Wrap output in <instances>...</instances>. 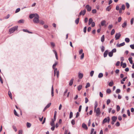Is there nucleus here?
Here are the masks:
<instances>
[{"label":"nucleus","mask_w":134,"mask_h":134,"mask_svg":"<svg viewBox=\"0 0 134 134\" xmlns=\"http://www.w3.org/2000/svg\"><path fill=\"white\" fill-rule=\"evenodd\" d=\"M18 26H15L12 28L10 29L9 30V32L10 34H12L14 32L15 30L18 29Z\"/></svg>","instance_id":"f257e3e1"},{"label":"nucleus","mask_w":134,"mask_h":134,"mask_svg":"<svg viewBox=\"0 0 134 134\" xmlns=\"http://www.w3.org/2000/svg\"><path fill=\"white\" fill-rule=\"evenodd\" d=\"M39 17L38 14H36V16L34 19L33 21L34 23H39Z\"/></svg>","instance_id":"f03ea898"},{"label":"nucleus","mask_w":134,"mask_h":134,"mask_svg":"<svg viewBox=\"0 0 134 134\" xmlns=\"http://www.w3.org/2000/svg\"><path fill=\"white\" fill-rule=\"evenodd\" d=\"M94 111L96 113V115L98 116L99 115L100 113V110L99 108H97V109H96L95 110L94 109Z\"/></svg>","instance_id":"7ed1b4c3"},{"label":"nucleus","mask_w":134,"mask_h":134,"mask_svg":"<svg viewBox=\"0 0 134 134\" xmlns=\"http://www.w3.org/2000/svg\"><path fill=\"white\" fill-rule=\"evenodd\" d=\"M121 35L120 32L116 33L115 36V37L116 40L118 39L121 36Z\"/></svg>","instance_id":"20e7f679"},{"label":"nucleus","mask_w":134,"mask_h":134,"mask_svg":"<svg viewBox=\"0 0 134 134\" xmlns=\"http://www.w3.org/2000/svg\"><path fill=\"white\" fill-rule=\"evenodd\" d=\"M85 7L87 9L88 11L90 12L91 11V7L89 5H87Z\"/></svg>","instance_id":"39448f33"},{"label":"nucleus","mask_w":134,"mask_h":134,"mask_svg":"<svg viewBox=\"0 0 134 134\" xmlns=\"http://www.w3.org/2000/svg\"><path fill=\"white\" fill-rule=\"evenodd\" d=\"M36 14H30L29 16L30 19H32L34 17H35L36 16Z\"/></svg>","instance_id":"423d86ee"},{"label":"nucleus","mask_w":134,"mask_h":134,"mask_svg":"<svg viewBox=\"0 0 134 134\" xmlns=\"http://www.w3.org/2000/svg\"><path fill=\"white\" fill-rule=\"evenodd\" d=\"M125 44V42H123L122 43H121L119 44H116V46L118 47H120L121 46H124Z\"/></svg>","instance_id":"0eeeda50"},{"label":"nucleus","mask_w":134,"mask_h":134,"mask_svg":"<svg viewBox=\"0 0 134 134\" xmlns=\"http://www.w3.org/2000/svg\"><path fill=\"white\" fill-rule=\"evenodd\" d=\"M82 128L86 130H87L88 129V127L87 125L84 123H83L82 124Z\"/></svg>","instance_id":"6e6552de"},{"label":"nucleus","mask_w":134,"mask_h":134,"mask_svg":"<svg viewBox=\"0 0 134 134\" xmlns=\"http://www.w3.org/2000/svg\"><path fill=\"white\" fill-rule=\"evenodd\" d=\"M78 77L79 79H81L83 77V74L82 73H80L79 72L78 73Z\"/></svg>","instance_id":"1a4fd4ad"},{"label":"nucleus","mask_w":134,"mask_h":134,"mask_svg":"<svg viewBox=\"0 0 134 134\" xmlns=\"http://www.w3.org/2000/svg\"><path fill=\"white\" fill-rule=\"evenodd\" d=\"M108 50H106L105 51V52H104V54H103L104 57H105V58L107 56L108 54Z\"/></svg>","instance_id":"9d476101"},{"label":"nucleus","mask_w":134,"mask_h":134,"mask_svg":"<svg viewBox=\"0 0 134 134\" xmlns=\"http://www.w3.org/2000/svg\"><path fill=\"white\" fill-rule=\"evenodd\" d=\"M127 22L126 21H125V22L122 24V27L125 28L127 26Z\"/></svg>","instance_id":"9b49d317"},{"label":"nucleus","mask_w":134,"mask_h":134,"mask_svg":"<svg viewBox=\"0 0 134 134\" xmlns=\"http://www.w3.org/2000/svg\"><path fill=\"white\" fill-rule=\"evenodd\" d=\"M106 23V21L105 20L102 21L101 22V24L102 26L105 25Z\"/></svg>","instance_id":"f8f14e48"},{"label":"nucleus","mask_w":134,"mask_h":134,"mask_svg":"<svg viewBox=\"0 0 134 134\" xmlns=\"http://www.w3.org/2000/svg\"><path fill=\"white\" fill-rule=\"evenodd\" d=\"M74 80V79L72 78L70 80L69 83V85L71 86L72 85Z\"/></svg>","instance_id":"ddd939ff"},{"label":"nucleus","mask_w":134,"mask_h":134,"mask_svg":"<svg viewBox=\"0 0 134 134\" xmlns=\"http://www.w3.org/2000/svg\"><path fill=\"white\" fill-rule=\"evenodd\" d=\"M51 95L52 97H53L54 96V89L53 85L52 87Z\"/></svg>","instance_id":"4468645a"},{"label":"nucleus","mask_w":134,"mask_h":134,"mask_svg":"<svg viewBox=\"0 0 134 134\" xmlns=\"http://www.w3.org/2000/svg\"><path fill=\"white\" fill-rule=\"evenodd\" d=\"M98 105V102L97 101H95V104H94V109L95 110V109H96V108L97 107Z\"/></svg>","instance_id":"2eb2a0df"},{"label":"nucleus","mask_w":134,"mask_h":134,"mask_svg":"<svg viewBox=\"0 0 134 134\" xmlns=\"http://www.w3.org/2000/svg\"><path fill=\"white\" fill-rule=\"evenodd\" d=\"M54 120L53 119H52L51 122L50 123L51 125V126H55L54 125Z\"/></svg>","instance_id":"dca6fc26"},{"label":"nucleus","mask_w":134,"mask_h":134,"mask_svg":"<svg viewBox=\"0 0 134 134\" xmlns=\"http://www.w3.org/2000/svg\"><path fill=\"white\" fill-rule=\"evenodd\" d=\"M105 38L104 35H103L101 38V41L102 42H103L104 41Z\"/></svg>","instance_id":"f3484780"},{"label":"nucleus","mask_w":134,"mask_h":134,"mask_svg":"<svg viewBox=\"0 0 134 134\" xmlns=\"http://www.w3.org/2000/svg\"><path fill=\"white\" fill-rule=\"evenodd\" d=\"M53 51L55 54V57H56V59L57 60L58 59V55H57V53L54 50H53Z\"/></svg>","instance_id":"a211bd4d"},{"label":"nucleus","mask_w":134,"mask_h":134,"mask_svg":"<svg viewBox=\"0 0 134 134\" xmlns=\"http://www.w3.org/2000/svg\"><path fill=\"white\" fill-rule=\"evenodd\" d=\"M103 76V74L102 73H100L98 75V77L99 78H101Z\"/></svg>","instance_id":"6ab92c4d"},{"label":"nucleus","mask_w":134,"mask_h":134,"mask_svg":"<svg viewBox=\"0 0 134 134\" xmlns=\"http://www.w3.org/2000/svg\"><path fill=\"white\" fill-rule=\"evenodd\" d=\"M117 117L115 116H113L112 117V121H115L117 119Z\"/></svg>","instance_id":"aec40b11"},{"label":"nucleus","mask_w":134,"mask_h":134,"mask_svg":"<svg viewBox=\"0 0 134 134\" xmlns=\"http://www.w3.org/2000/svg\"><path fill=\"white\" fill-rule=\"evenodd\" d=\"M23 31L24 32H27L29 33L32 34V32L29 31L27 30V29H23Z\"/></svg>","instance_id":"412c9836"},{"label":"nucleus","mask_w":134,"mask_h":134,"mask_svg":"<svg viewBox=\"0 0 134 134\" xmlns=\"http://www.w3.org/2000/svg\"><path fill=\"white\" fill-rule=\"evenodd\" d=\"M132 57H130L128 59V60L130 64H132L133 63V61L132 60Z\"/></svg>","instance_id":"4be33fe9"},{"label":"nucleus","mask_w":134,"mask_h":134,"mask_svg":"<svg viewBox=\"0 0 134 134\" xmlns=\"http://www.w3.org/2000/svg\"><path fill=\"white\" fill-rule=\"evenodd\" d=\"M8 94L9 97L11 99H12L13 98H12V93H11V92L10 91H9L8 92Z\"/></svg>","instance_id":"5701e85b"},{"label":"nucleus","mask_w":134,"mask_h":134,"mask_svg":"<svg viewBox=\"0 0 134 134\" xmlns=\"http://www.w3.org/2000/svg\"><path fill=\"white\" fill-rule=\"evenodd\" d=\"M125 41L127 43H129L130 41V40L128 38H126L125 39Z\"/></svg>","instance_id":"b1692460"},{"label":"nucleus","mask_w":134,"mask_h":134,"mask_svg":"<svg viewBox=\"0 0 134 134\" xmlns=\"http://www.w3.org/2000/svg\"><path fill=\"white\" fill-rule=\"evenodd\" d=\"M100 48L101 49V50L102 52H103L104 51V47L103 46H102L100 47Z\"/></svg>","instance_id":"393cba45"},{"label":"nucleus","mask_w":134,"mask_h":134,"mask_svg":"<svg viewBox=\"0 0 134 134\" xmlns=\"http://www.w3.org/2000/svg\"><path fill=\"white\" fill-rule=\"evenodd\" d=\"M88 21V24L89 25H90L93 22V20L91 18H90L89 20Z\"/></svg>","instance_id":"a878e982"},{"label":"nucleus","mask_w":134,"mask_h":134,"mask_svg":"<svg viewBox=\"0 0 134 134\" xmlns=\"http://www.w3.org/2000/svg\"><path fill=\"white\" fill-rule=\"evenodd\" d=\"M57 115V111H55V112L54 116V121H55L56 119V117Z\"/></svg>","instance_id":"bb28decb"},{"label":"nucleus","mask_w":134,"mask_h":134,"mask_svg":"<svg viewBox=\"0 0 134 134\" xmlns=\"http://www.w3.org/2000/svg\"><path fill=\"white\" fill-rule=\"evenodd\" d=\"M82 87V85H79L77 87L78 90L79 91H80Z\"/></svg>","instance_id":"cd10ccee"},{"label":"nucleus","mask_w":134,"mask_h":134,"mask_svg":"<svg viewBox=\"0 0 134 134\" xmlns=\"http://www.w3.org/2000/svg\"><path fill=\"white\" fill-rule=\"evenodd\" d=\"M79 18H78L75 20V23L76 24H78L79 22Z\"/></svg>","instance_id":"c85d7f7f"},{"label":"nucleus","mask_w":134,"mask_h":134,"mask_svg":"<svg viewBox=\"0 0 134 134\" xmlns=\"http://www.w3.org/2000/svg\"><path fill=\"white\" fill-rule=\"evenodd\" d=\"M113 54L112 52H110L108 53V55L110 57H112L113 55Z\"/></svg>","instance_id":"c756f323"},{"label":"nucleus","mask_w":134,"mask_h":134,"mask_svg":"<svg viewBox=\"0 0 134 134\" xmlns=\"http://www.w3.org/2000/svg\"><path fill=\"white\" fill-rule=\"evenodd\" d=\"M73 116V113L71 111L70 112L69 114V118H71Z\"/></svg>","instance_id":"7c9ffc66"},{"label":"nucleus","mask_w":134,"mask_h":134,"mask_svg":"<svg viewBox=\"0 0 134 134\" xmlns=\"http://www.w3.org/2000/svg\"><path fill=\"white\" fill-rule=\"evenodd\" d=\"M24 20L21 19V20H19L18 21V23H23L24 22Z\"/></svg>","instance_id":"2f4dec72"},{"label":"nucleus","mask_w":134,"mask_h":134,"mask_svg":"<svg viewBox=\"0 0 134 134\" xmlns=\"http://www.w3.org/2000/svg\"><path fill=\"white\" fill-rule=\"evenodd\" d=\"M31 126V124L29 122H27V127H30Z\"/></svg>","instance_id":"473e14b6"},{"label":"nucleus","mask_w":134,"mask_h":134,"mask_svg":"<svg viewBox=\"0 0 134 134\" xmlns=\"http://www.w3.org/2000/svg\"><path fill=\"white\" fill-rule=\"evenodd\" d=\"M14 115H16L17 116H18V117L19 116V115L17 114L16 110L15 109H14Z\"/></svg>","instance_id":"72a5a7b5"},{"label":"nucleus","mask_w":134,"mask_h":134,"mask_svg":"<svg viewBox=\"0 0 134 134\" xmlns=\"http://www.w3.org/2000/svg\"><path fill=\"white\" fill-rule=\"evenodd\" d=\"M116 110L117 111H118L120 109V107L119 105H117L116 106Z\"/></svg>","instance_id":"f704fd0d"},{"label":"nucleus","mask_w":134,"mask_h":134,"mask_svg":"<svg viewBox=\"0 0 134 134\" xmlns=\"http://www.w3.org/2000/svg\"><path fill=\"white\" fill-rule=\"evenodd\" d=\"M113 85V81L110 82L109 83V85L110 86H112Z\"/></svg>","instance_id":"c9c22d12"},{"label":"nucleus","mask_w":134,"mask_h":134,"mask_svg":"<svg viewBox=\"0 0 134 134\" xmlns=\"http://www.w3.org/2000/svg\"><path fill=\"white\" fill-rule=\"evenodd\" d=\"M106 92L107 93L109 94L111 92V91L110 89H108L107 90Z\"/></svg>","instance_id":"e433bc0d"},{"label":"nucleus","mask_w":134,"mask_h":134,"mask_svg":"<svg viewBox=\"0 0 134 134\" xmlns=\"http://www.w3.org/2000/svg\"><path fill=\"white\" fill-rule=\"evenodd\" d=\"M115 30L114 29H113L111 32V35H113L115 33Z\"/></svg>","instance_id":"4c0bfd02"},{"label":"nucleus","mask_w":134,"mask_h":134,"mask_svg":"<svg viewBox=\"0 0 134 134\" xmlns=\"http://www.w3.org/2000/svg\"><path fill=\"white\" fill-rule=\"evenodd\" d=\"M107 122V118L104 119L103 121V123L104 124Z\"/></svg>","instance_id":"58836bf2"},{"label":"nucleus","mask_w":134,"mask_h":134,"mask_svg":"<svg viewBox=\"0 0 134 134\" xmlns=\"http://www.w3.org/2000/svg\"><path fill=\"white\" fill-rule=\"evenodd\" d=\"M40 24H42V25H43L44 24V22L42 20H40L39 22Z\"/></svg>","instance_id":"ea45409f"},{"label":"nucleus","mask_w":134,"mask_h":134,"mask_svg":"<svg viewBox=\"0 0 134 134\" xmlns=\"http://www.w3.org/2000/svg\"><path fill=\"white\" fill-rule=\"evenodd\" d=\"M90 86V84L89 83H87L85 86V88H87Z\"/></svg>","instance_id":"a19ab883"},{"label":"nucleus","mask_w":134,"mask_h":134,"mask_svg":"<svg viewBox=\"0 0 134 134\" xmlns=\"http://www.w3.org/2000/svg\"><path fill=\"white\" fill-rule=\"evenodd\" d=\"M94 73L93 71H91L90 72V74L91 76L92 77L93 76Z\"/></svg>","instance_id":"79ce46f5"},{"label":"nucleus","mask_w":134,"mask_h":134,"mask_svg":"<svg viewBox=\"0 0 134 134\" xmlns=\"http://www.w3.org/2000/svg\"><path fill=\"white\" fill-rule=\"evenodd\" d=\"M71 124L72 125H74L75 124V120L74 119H72L71 122Z\"/></svg>","instance_id":"37998d69"},{"label":"nucleus","mask_w":134,"mask_h":134,"mask_svg":"<svg viewBox=\"0 0 134 134\" xmlns=\"http://www.w3.org/2000/svg\"><path fill=\"white\" fill-rule=\"evenodd\" d=\"M20 10V8H17L16 10L15 11V13H17L18 12H19Z\"/></svg>","instance_id":"c03bdc74"},{"label":"nucleus","mask_w":134,"mask_h":134,"mask_svg":"<svg viewBox=\"0 0 134 134\" xmlns=\"http://www.w3.org/2000/svg\"><path fill=\"white\" fill-rule=\"evenodd\" d=\"M110 102V99H108L107 101V104L108 105Z\"/></svg>","instance_id":"a18cd8bd"},{"label":"nucleus","mask_w":134,"mask_h":134,"mask_svg":"<svg viewBox=\"0 0 134 134\" xmlns=\"http://www.w3.org/2000/svg\"><path fill=\"white\" fill-rule=\"evenodd\" d=\"M126 65L125 63H124L123 64L122 67L123 68H126Z\"/></svg>","instance_id":"49530a36"},{"label":"nucleus","mask_w":134,"mask_h":134,"mask_svg":"<svg viewBox=\"0 0 134 134\" xmlns=\"http://www.w3.org/2000/svg\"><path fill=\"white\" fill-rule=\"evenodd\" d=\"M84 57V53H82V54L81 55V56L80 57V59H82Z\"/></svg>","instance_id":"de8ad7c7"},{"label":"nucleus","mask_w":134,"mask_h":134,"mask_svg":"<svg viewBox=\"0 0 134 134\" xmlns=\"http://www.w3.org/2000/svg\"><path fill=\"white\" fill-rule=\"evenodd\" d=\"M120 92V89H117L116 91V93H118Z\"/></svg>","instance_id":"09e8293b"},{"label":"nucleus","mask_w":134,"mask_h":134,"mask_svg":"<svg viewBox=\"0 0 134 134\" xmlns=\"http://www.w3.org/2000/svg\"><path fill=\"white\" fill-rule=\"evenodd\" d=\"M12 127H13V129L15 131V132L17 131V129L16 128V127L14 126H13Z\"/></svg>","instance_id":"8fccbe9b"},{"label":"nucleus","mask_w":134,"mask_h":134,"mask_svg":"<svg viewBox=\"0 0 134 134\" xmlns=\"http://www.w3.org/2000/svg\"><path fill=\"white\" fill-rule=\"evenodd\" d=\"M82 11V15H85L86 13V11L85 10H84Z\"/></svg>","instance_id":"3c124183"},{"label":"nucleus","mask_w":134,"mask_h":134,"mask_svg":"<svg viewBox=\"0 0 134 134\" xmlns=\"http://www.w3.org/2000/svg\"><path fill=\"white\" fill-rule=\"evenodd\" d=\"M92 12L94 14V13H96L97 11H96V9H94L92 10Z\"/></svg>","instance_id":"603ef678"},{"label":"nucleus","mask_w":134,"mask_h":134,"mask_svg":"<svg viewBox=\"0 0 134 134\" xmlns=\"http://www.w3.org/2000/svg\"><path fill=\"white\" fill-rule=\"evenodd\" d=\"M130 47L132 49H134V44L130 45Z\"/></svg>","instance_id":"864d4df0"},{"label":"nucleus","mask_w":134,"mask_h":134,"mask_svg":"<svg viewBox=\"0 0 134 134\" xmlns=\"http://www.w3.org/2000/svg\"><path fill=\"white\" fill-rule=\"evenodd\" d=\"M116 49L114 48L111 51V52L113 53H115L116 52Z\"/></svg>","instance_id":"5fc2aeb1"},{"label":"nucleus","mask_w":134,"mask_h":134,"mask_svg":"<svg viewBox=\"0 0 134 134\" xmlns=\"http://www.w3.org/2000/svg\"><path fill=\"white\" fill-rule=\"evenodd\" d=\"M111 9V8L110 7V6H109L107 8H106V10L107 11H110V9Z\"/></svg>","instance_id":"6e6d98bb"},{"label":"nucleus","mask_w":134,"mask_h":134,"mask_svg":"<svg viewBox=\"0 0 134 134\" xmlns=\"http://www.w3.org/2000/svg\"><path fill=\"white\" fill-rule=\"evenodd\" d=\"M51 103H49L46 106V107H47V108H48L51 106Z\"/></svg>","instance_id":"4d7b16f0"},{"label":"nucleus","mask_w":134,"mask_h":134,"mask_svg":"<svg viewBox=\"0 0 134 134\" xmlns=\"http://www.w3.org/2000/svg\"><path fill=\"white\" fill-rule=\"evenodd\" d=\"M113 26L111 24L110 25H109L108 26V29L109 30H110L112 27Z\"/></svg>","instance_id":"13d9d810"},{"label":"nucleus","mask_w":134,"mask_h":134,"mask_svg":"<svg viewBox=\"0 0 134 134\" xmlns=\"http://www.w3.org/2000/svg\"><path fill=\"white\" fill-rule=\"evenodd\" d=\"M87 28L86 26L83 29V32L85 33L86 32Z\"/></svg>","instance_id":"bf43d9fd"},{"label":"nucleus","mask_w":134,"mask_h":134,"mask_svg":"<svg viewBox=\"0 0 134 134\" xmlns=\"http://www.w3.org/2000/svg\"><path fill=\"white\" fill-rule=\"evenodd\" d=\"M126 5L127 8H129L130 7V5L128 3H126Z\"/></svg>","instance_id":"052dcab7"},{"label":"nucleus","mask_w":134,"mask_h":134,"mask_svg":"<svg viewBox=\"0 0 134 134\" xmlns=\"http://www.w3.org/2000/svg\"><path fill=\"white\" fill-rule=\"evenodd\" d=\"M88 99L87 97H86L85 98V103H86L88 102Z\"/></svg>","instance_id":"680f3d73"},{"label":"nucleus","mask_w":134,"mask_h":134,"mask_svg":"<svg viewBox=\"0 0 134 134\" xmlns=\"http://www.w3.org/2000/svg\"><path fill=\"white\" fill-rule=\"evenodd\" d=\"M121 17H119V18H118V22H120L121 20Z\"/></svg>","instance_id":"e2e57ef3"},{"label":"nucleus","mask_w":134,"mask_h":134,"mask_svg":"<svg viewBox=\"0 0 134 134\" xmlns=\"http://www.w3.org/2000/svg\"><path fill=\"white\" fill-rule=\"evenodd\" d=\"M80 113H79V112H77L76 113V118H77L79 116Z\"/></svg>","instance_id":"0e129e2a"},{"label":"nucleus","mask_w":134,"mask_h":134,"mask_svg":"<svg viewBox=\"0 0 134 134\" xmlns=\"http://www.w3.org/2000/svg\"><path fill=\"white\" fill-rule=\"evenodd\" d=\"M117 126H119L120 125V124L118 122H117L115 124Z\"/></svg>","instance_id":"69168bd1"},{"label":"nucleus","mask_w":134,"mask_h":134,"mask_svg":"<svg viewBox=\"0 0 134 134\" xmlns=\"http://www.w3.org/2000/svg\"><path fill=\"white\" fill-rule=\"evenodd\" d=\"M122 9H123V10H124L125 8V6L124 4H123L122 6Z\"/></svg>","instance_id":"338daca9"},{"label":"nucleus","mask_w":134,"mask_h":134,"mask_svg":"<svg viewBox=\"0 0 134 134\" xmlns=\"http://www.w3.org/2000/svg\"><path fill=\"white\" fill-rule=\"evenodd\" d=\"M23 133V131L22 130H20L19 131V134H22Z\"/></svg>","instance_id":"774afa93"}]
</instances>
